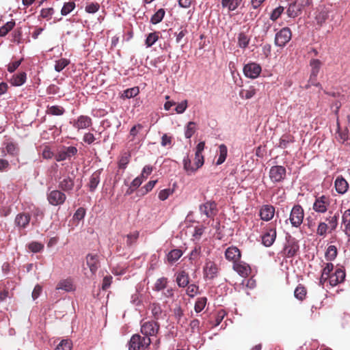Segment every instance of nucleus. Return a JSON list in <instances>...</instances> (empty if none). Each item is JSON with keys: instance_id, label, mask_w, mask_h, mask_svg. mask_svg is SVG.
Listing matches in <instances>:
<instances>
[{"instance_id": "obj_18", "label": "nucleus", "mask_w": 350, "mask_h": 350, "mask_svg": "<svg viewBox=\"0 0 350 350\" xmlns=\"http://www.w3.org/2000/svg\"><path fill=\"white\" fill-rule=\"evenodd\" d=\"M334 187L338 193L345 194L349 189V183L342 176H338L334 181Z\"/></svg>"}, {"instance_id": "obj_21", "label": "nucleus", "mask_w": 350, "mask_h": 350, "mask_svg": "<svg viewBox=\"0 0 350 350\" xmlns=\"http://www.w3.org/2000/svg\"><path fill=\"white\" fill-rule=\"evenodd\" d=\"M241 252L237 247H229L225 252L226 259L232 261L234 263L239 260L241 258Z\"/></svg>"}, {"instance_id": "obj_12", "label": "nucleus", "mask_w": 350, "mask_h": 350, "mask_svg": "<svg viewBox=\"0 0 350 350\" xmlns=\"http://www.w3.org/2000/svg\"><path fill=\"white\" fill-rule=\"evenodd\" d=\"M275 215V207L271 204L262 205L259 211L260 219L265 221L271 220Z\"/></svg>"}, {"instance_id": "obj_8", "label": "nucleus", "mask_w": 350, "mask_h": 350, "mask_svg": "<svg viewBox=\"0 0 350 350\" xmlns=\"http://www.w3.org/2000/svg\"><path fill=\"white\" fill-rule=\"evenodd\" d=\"M159 324L156 321L144 322L141 326V332L144 337L155 336L159 330Z\"/></svg>"}, {"instance_id": "obj_36", "label": "nucleus", "mask_w": 350, "mask_h": 350, "mask_svg": "<svg viewBox=\"0 0 350 350\" xmlns=\"http://www.w3.org/2000/svg\"><path fill=\"white\" fill-rule=\"evenodd\" d=\"M165 14V11L163 8L158 10L151 17L150 23L156 25L162 21Z\"/></svg>"}, {"instance_id": "obj_46", "label": "nucleus", "mask_w": 350, "mask_h": 350, "mask_svg": "<svg viewBox=\"0 0 350 350\" xmlns=\"http://www.w3.org/2000/svg\"><path fill=\"white\" fill-rule=\"evenodd\" d=\"M294 137L291 135H284L280 139L278 146L281 148H286L290 143L293 142Z\"/></svg>"}, {"instance_id": "obj_55", "label": "nucleus", "mask_w": 350, "mask_h": 350, "mask_svg": "<svg viewBox=\"0 0 350 350\" xmlns=\"http://www.w3.org/2000/svg\"><path fill=\"white\" fill-rule=\"evenodd\" d=\"M72 343L69 340H62L56 347L55 350H71Z\"/></svg>"}, {"instance_id": "obj_1", "label": "nucleus", "mask_w": 350, "mask_h": 350, "mask_svg": "<svg viewBox=\"0 0 350 350\" xmlns=\"http://www.w3.org/2000/svg\"><path fill=\"white\" fill-rule=\"evenodd\" d=\"M151 343L149 337H142L139 334H134L129 342V350H140L147 349Z\"/></svg>"}, {"instance_id": "obj_19", "label": "nucleus", "mask_w": 350, "mask_h": 350, "mask_svg": "<svg viewBox=\"0 0 350 350\" xmlns=\"http://www.w3.org/2000/svg\"><path fill=\"white\" fill-rule=\"evenodd\" d=\"M310 65L312 68L311 74L310 77V81L313 83V81L316 80V78L318 75V73L320 70L321 66V62L320 60L317 59H312L310 60ZM314 85L319 86L320 84L318 83L317 84L312 83Z\"/></svg>"}, {"instance_id": "obj_27", "label": "nucleus", "mask_w": 350, "mask_h": 350, "mask_svg": "<svg viewBox=\"0 0 350 350\" xmlns=\"http://www.w3.org/2000/svg\"><path fill=\"white\" fill-rule=\"evenodd\" d=\"M100 174V170H96L91 175L90 178V182L88 183V187L90 191H94L99 184Z\"/></svg>"}, {"instance_id": "obj_3", "label": "nucleus", "mask_w": 350, "mask_h": 350, "mask_svg": "<svg viewBox=\"0 0 350 350\" xmlns=\"http://www.w3.org/2000/svg\"><path fill=\"white\" fill-rule=\"evenodd\" d=\"M331 198L328 196H316L312 210L319 214H325L330 206Z\"/></svg>"}, {"instance_id": "obj_13", "label": "nucleus", "mask_w": 350, "mask_h": 350, "mask_svg": "<svg viewBox=\"0 0 350 350\" xmlns=\"http://www.w3.org/2000/svg\"><path fill=\"white\" fill-rule=\"evenodd\" d=\"M92 124L91 118L88 116H79L76 120L72 122V126L77 130L85 129Z\"/></svg>"}, {"instance_id": "obj_63", "label": "nucleus", "mask_w": 350, "mask_h": 350, "mask_svg": "<svg viewBox=\"0 0 350 350\" xmlns=\"http://www.w3.org/2000/svg\"><path fill=\"white\" fill-rule=\"evenodd\" d=\"M187 286V295L190 297H193L198 293V286L196 284H190Z\"/></svg>"}, {"instance_id": "obj_4", "label": "nucleus", "mask_w": 350, "mask_h": 350, "mask_svg": "<svg viewBox=\"0 0 350 350\" xmlns=\"http://www.w3.org/2000/svg\"><path fill=\"white\" fill-rule=\"evenodd\" d=\"M286 242L282 250V255L284 257L291 258L297 253L299 249V245L295 238L292 237L290 234L286 236Z\"/></svg>"}, {"instance_id": "obj_40", "label": "nucleus", "mask_w": 350, "mask_h": 350, "mask_svg": "<svg viewBox=\"0 0 350 350\" xmlns=\"http://www.w3.org/2000/svg\"><path fill=\"white\" fill-rule=\"evenodd\" d=\"M131 159V154L128 152H125L122 153L121 155L119 161H118V167L120 169H126L128 163L130 161Z\"/></svg>"}, {"instance_id": "obj_29", "label": "nucleus", "mask_w": 350, "mask_h": 350, "mask_svg": "<svg viewBox=\"0 0 350 350\" xmlns=\"http://www.w3.org/2000/svg\"><path fill=\"white\" fill-rule=\"evenodd\" d=\"M56 289L64 290L66 292L72 291L75 287L71 279H66L61 280L57 285Z\"/></svg>"}, {"instance_id": "obj_38", "label": "nucleus", "mask_w": 350, "mask_h": 350, "mask_svg": "<svg viewBox=\"0 0 350 350\" xmlns=\"http://www.w3.org/2000/svg\"><path fill=\"white\" fill-rule=\"evenodd\" d=\"M160 32L159 31H154L152 33H150L145 40V44L147 47L152 46L158 40L159 38Z\"/></svg>"}, {"instance_id": "obj_10", "label": "nucleus", "mask_w": 350, "mask_h": 350, "mask_svg": "<svg viewBox=\"0 0 350 350\" xmlns=\"http://www.w3.org/2000/svg\"><path fill=\"white\" fill-rule=\"evenodd\" d=\"M261 66L256 63H249L244 66V75L250 79L257 78L261 72Z\"/></svg>"}, {"instance_id": "obj_41", "label": "nucleus", "mask_w": 350, "mask_h": 350, "mask_svg": "<svg viewBox=\"0 0 350 350\" xmlns=\"http://www.w3.org/2000/svg\"><path fill=\"white\" fill-rule=\"evenodd\" d=\"M183 167L188 174L195 172L197 170L194 164H191V161L189 156H187L183 159Z\"/></svg>"}, {"instance_id": "obj_52", "label": "nucleus", "mask_w": 350, "mask_h": 350, "mask_svg": "<svg viewBox=\"0 0 350 350\" xmlns=\"http://www.w3.org/2000/svg\"><path fill=\"white\" fill-rule=\"evenodd\" d=\"M28 249L33 253L40 252L44 249V245L37 241H33L29 243Z\"/></svg>"}, {"instance_id": "obj_9", "label": "nucleus", "mask_w": 350, "mask_h": 350, "mask_svg": "<svg viewBox=\"0 0 350 350\" xmlns=\"http://www.w3.org/2000/svg\"><path fill=\"white\" fill-rule=\"evenodd\" d=\"M286 170L284 166L274 165L269 170V178L273 183H280L284 180Z\"/></svg>"}, {"instance_id": "obj_22", "label": "nucleus", "mask_w": 350, "mask_h": 350, "mask_svg": "<svg viewBox=\"0 0 350 350\" xmlns=\"http://www.w3.org/2000/svg\"><path fill=\"white\" fill-rule=\"evenodd\" d=\"M233 269L242 277L248 276L251 272L250 267L244 262H234Z\"/></svg>"}, {"instance_id": "obj_15", "label": "nucleus", "mask_w": 350, "mask_h": 350, "mask_svg": "<svg viewBox=\"0 0 350 350\" xmlns=\"http://www.w3.org/2000/svg\"><path fill=\"white\" fill-rule=\"evenodd\" d=\"M86 262L91 273L94 275L100 267L98 256L97 254H88L86 256Z\"/></svg>"}, {"instance_id": "obj_49", "label": "nucleus", "mask_w": 350, "mask_h": 350, "mask_svg": "<svg viewBox=\"0 0 350 350\" xmlns=\"http://www.w3.org/2000/svg\"><path fill=\"white\" fill-rule=\"evenodd\" d=\"M196 131V123L194 122H189L185 131V136L187 139L191 138Z\"/></svg>"}, {"instance_id": "obj_56", "label": "nucleus", "mask_w": 350, "mask_h": 350, "mask_svg": "<svg viewBox=\"0 0 350 350\" xmlns=\"http://www.w3.org/2000/svg\"><path fill=\"white\" fill-rule=\"evenodd\" d=\"M100 5L98 3H89L85 5V10L89 14H94L98 11Z\"/></svg>"}, {"instance_id": "obj_16", "label": "nucleus", "mask_w": 350, "mask_h": 350, "mask_svg": "<svg viewBox=\"0 0 350 350\" xmlns=\"http://www.w3.org/2000/svg\"><path fill=\"white\" fill-rule=\"evenodd\" d=\"M340 217L339 211H336L333 214L332 211L329 212V215L326 217L325 221H327L329 232L335 231L338 225V219Z\"/></svg>"}, {"instance_id": "obj_48", "label": "nucleus", "mask_w": 350, "mask_h": 350, "mask_svg": "<svg viewBox=\"0 0 350 350\" xmlns=\"http://www.w3.org/2000/svg\"><path fill=\"white\" fill-rule=\"evenodd\" d=\"M207 302V298L206 297H202L198 298L196 301L194 310L196 312H200L206 306Z\"/></svg>"}, {"instance_id": "obj_60", "label": "nucleus", "mask_w": 350, "mask_h": 350, "mask_svg": "<svg viewBox=\"0 0 350 350\" xmlns=\"http://www.w3.org/2000/svg\"><path fill=\"white\" fill-rule=\"evenodd\" d=\"M284 8L283 6H278L274 9L270 16V19L273 21H275L283 13Z\"/></svg>"}, {"instance_id": "obj_50", "label": "nucleus", "mask_w": 350, "mask_h": 350, "mask_svg": "<svg viewBox=\"0 0 350 350\" xmlns=\"http://www.w3.org/2000/svg\"><path fill=\"white\" fill-rule=\"evenodd\" d=\"M328 230H329L328 224L325 221H321L317 226V234L320 237H325Z\"/></svg>"}, {"instance_id": "obj_59", "label": "nucleus", "mask_w": 350, "mask_h": 350, "mask_svg": "<svg viewBox=\"0 0 350 350\" xmlns=\"http://www.w3.org/2000/svg\"><path fill=\"white\" fill-rule=\"evenodd\" d=\"M75 8V3L74 2H68L64 3L61 10V14L64 16L70 13Z\"/></svg>"}, {"instance_id": "obj_44", "label": "nucleus", "mask_w": 350, "mask_h": 350, "mask_svg": "<svg viewBox=\"0 0 350 350\" xmlns=\"http://www.w3.org/2000/svg\"><path fill=\"white\" fill-rule=\"evenodd\" d=\"M15 26L14 21L12 20L0 27V37L5 36Z\"/></svg>"}, {"instance_id": "obj_23", "label": "nucleus", "mask_w": 350, "mask_h": 350, "mask_svg": "<svg viewBox=\"0 0 350 350\" xmlns=\"http://www.w3.org/2000/svg\"><path fill=\"white\" fill-rule=\"evenodd\" d=\"M30 219L29 213H18L15 217V224L21 228H25L29 225Z\"/></svg>"}, {"instance_id": "obj_28", "label": "nucleus", "mask_w": 350, "mask_h": 350, "mask_svg": "<svg viewBox=\"0 0 350 350\" xmlns=\"http://www.w3.org/2000/svg\"><path fill=\"white\" fill-rule=\"evenodd\" d=\"M302 12V9L299 7L298 3L295 1L293 3H291L286 10V14L288 17L295 18L299 14H301Z\"/></svg>"}, {"instance_id": "obj_2", "label": "nucleus", "mask_w": 350, "mask_h": 350, "mask_svg": "<svg viewBox=\"0 0 350 350\" xmlns=\"http://www.w3.org/2000/svg\"><path fill=\"white\" fill-rule=\"evenodd\" d=\"M304 218V211L303 207L299 204H295L289 215V221L291 226L294 228H299L303 223Z\"/></svg>"}, {"instance_id": "obj_58", "label": "nucleus", "mask_w": 350, "mask_h": 350, "mask_svg": "<svg viewBox=\"0 0 350 350\" xmlns=\"http://www.w3.org/2000/svg\"><path fill=\"white\" fill-rule=\"evenodd\" d=\"M144 181V179L142 178V177H141L140 176H137L136 177L131 183V191H129V190L126 191V193L128 194H131L135 189H136L137 188H138L141 185L142 183H143Z\"/></svg>"}, {"instance_id": "obj_32", "label": "nucleus", "mask_w": 350, "mask_h": 350, "mask_svg": "<svg viewBox=\"0 0 350 350\" xmlns=\"http://www.w3.org/2000/svg\"><path fill=\"white\" fill-rule=\"evenodd\" d=\"M237 44L241 49H245L248 46L250 38L244 32H241L238 35Z\"/></svg>"}, {"instance_id": "obj_64", "label": "nucleus", "mask_w": 350, "mask_h": 350, "mask_svg": "<svg viewBox=\"0 0 350 350\" xmlns=\"http://www.w3.org/2000/svg\"><path fill=\"white\" fill-rule=\"evenodd\" d=\"M6 150L8 154L16 155L18 152V148L13 143H9L6 146Z\"/></svg>"}, {"instance_id": "obj_7", "label": "nucleus", "mask_w": 350, "mask_h": 350, "mask_svg": "<svg viewBox=\"0 0 350 350\" xmlns=\"http://www.w3.org/2000/svg\"><path fill=\"white\" fill-rule=\"evenodd\" d=\"M49 203L53 206H59L63 204L66 200V194L60 189H55L47 194Z\"/></svg>"}, {"instance_id": "obj_57", "label": "nucleus", "mask_w": 350, "mask_h": 350, "mask_svg": "<svg viewBox=\"0 0 350 350\" xmlns=\"http://www.w3.org/2000/svg\"><path fill=\"white\" fill-rule=\"evenodd\" d=\"M144 126L141 124L134 125L130 130L129 137L131 141H133L135 137L143 129Z\"/></svg>"}, {"instance_id": "obj_54", "label": "nucleus", "mask_w": 350, "mask_h": 350, "mask_svg": "<svg viewBox=\"0 0 350 350\" xmlns=\"http://www.w3.org/2000/svg\"><path fill=\"white\" fill-rule=\"evenodd\" d=\"M70 63V61L67 59L62 58L55 62V70L57 72L62 71L65 67H66Z\"/></svg>"}, {"instance_id": "obj_37", "label": "nucleus", "mask_w": 350, "mask_h": 350, "mask_svg": "<svg viewBox=\"0 0 350 350\" xmlns=\"http://www.w3.org/2000/svg\"><path fill=\"white\" fill-rule=\"evenodd\" d=\"M338 254V250L335 245H329L327 248V250L325 254V257L327 260L332 261L334 260Z\"/></svg>"}, {"instance_id": "obj_30", "label": "nucleus", "mask_w": 350, "mask_h": 350, "mask_svg": "<svg viewBox=\"0 0 350 350\" xmlns=\"http://www.w3.org/2000/svg\"><path fill=\"white\" fill-rule=\"evenodd\" d=\"M150 309L151 310L152 317L157 321L163 318V311L161 307L158 303H153L150 305Z\"/></svg>"}, {"instance_id": "obj_20", "label": "nucleus", "mask_w": 350, "mask_h": 350, "mask_svg": "<svg viewBox=\"0 0 350 350\" xmlns=\"http://www.w3.org/2000/svg\"><path fill=\"white\" fill-rule=\"evenodd\" d=\"M345 278V272L341 269H337L334 273L329 276V284L335 286L339 283L342 282Z\"/></svg>"}, {"instance_id": "obj_11", "label": "nucleus", "mask_w": 350, "mask_h": 350, "mask_svg": "<svg viewBox=\"0 0 350 350\" xmlns=\"http://www.w3.org/2000/svg\"><path fill=\"white\" fill-rule=\"evenodd\" d=\"M276 229L271 225L267 228V232L262 236V244L266 247H270L274 243L276 238Z\"/></svg>"}, {"instance_id": "obj_45", "label": "nucleus", "mask_w": 350, "mask_h": 350, "mask_svg": "<svg viewBox=\"0 0 350 350\" xmlns=\"http://www.w3.org/2000/svg\"><path fill=\"white\" fill-rule=\"evenodd\" d=\"M167 278L165 277L160 278L157 280L153 290L156 291H161L166 288L167 284Z\"/></svg>"}, {"instance_id": "obj_39", "label": "nucleus", "mask_w": 350, "mask_h": 350, "mask_svg": "<svg viewBox=\"0 0 350 350\" xmlns=\"http://www.w3.org/2000/svg\"><path fill=\"white\" fill-rule=\"evenodd\" d=\"M139 93V89L138 87H133L131 88H128L123 92V93L121 96V98H131L136 96Z\"/></svg>"}, {"instance_id": "obj_17", "label": "nucleus", "mask_w": 350, "mask_h": 350, "mask_svg": "<svg viewBox=\"0 0 350 350\" xmlns=\"http://www.w3.org/2000/svg\"><path fill=\"white\" fill-rule=\"evenodd\" d=\"M75 186L74 177L66 176L59 182L58 188L64 192L69 193Z\"/></svg>"}, {"instance_id": "obj_51", "label": "nucleus", "mask_w": 350, "mask_h": 350, "mask_svg": "<svg viewBox=\"0 0 350 350\" xmlns=\"http://www.w3.org/2000/svg\"><path fill=\"white\" fill-rule=\"evenodd\" d=\"M330 12L327 10L321 11L316 16L317 22L319 25H322L329 18Z\"/></svg>"}, {"instance_id": "obj_25", "label": "nucleus", "mask_w": 350, "mask_h": 350, "mask_svg": "<svg viewBox=\"0 0 350 350\" xmlns=\"http://www.w3.org/2000/svg\"><path fill=\"white\" fill-rule=\"evenodd\" d=\"M176 283L179 287H186L189 283V277L185 271H181L176 274Z\"/></svg>"}, {"instance_id": "obj_61", "label": "nucleus", "mask_w": 350, "mask_h": 350, "mask_svg": "<svg viewBox=\"0 0 350 350\" xmlns=\"http://www.w3.org/2000/svg\"><path fill=\"white\" fill-rule=\"evenodd\" d=\"M54 14V10L52 8H43L40 12V16L47 20L50 19Z\"/></svg>"}, {"instance_id": "obj_42", "label": "nucleus", "mask_w": 350, "mask_h": 350, "mask_svg": "<svg viewBox=\"0 0 350 350\" xmlns=\"http://www.w3.org/2000/svg\"><path fill=\"white\" fill-rule=\"evenodd\" d=\"M219 156L216 162V164L217 165L222 164L225 161L228 153L227 147L224 144H221L219 146Z\"/></svg>"}, {"instance_id": "obj_53", "label": "nucleus", "mask_w": 350, "mask_h": 350, "mask_svg": "<svg viewBox=\"0 0 350 350\" xmlns=\"http://www.w3.org/2000/svg\"><path fill=\"white\" fill-rule=\"evenodd\" d=\"M174 314L175 319H176L178 323L181 324L182 325L185 323V321L183 320L182 318L184 315L183 310L180 308V306H178L174 309Z\"/></svg>"}, {"instance_id": "obj_43", "label": "nucleus", "mask_w": 350, "mask_h": 350, "mask_svg": "<svg viewBox=\"0 0 350 350\" xmlns=\"http://www.w3.org/2000/svg\"><path fill=\"white\" fill-rule=\"evenodd\" d=\"M205 147L204 142H200L196 146V156H197L198 159V163L200 165H203L204 162V157L202 154V151L204 150Z\"/></svg>"}, {"instance_id": "obj_5", "label": "nucleus", "mask_w": 350, "mask_h": 350, "mask_svg": "<svg viewBox=\"0 0 350 350\" xmlns=\"http://www.w3.org/2000/svg\"><path fill=\"white\" fill-rule=\"evenodd\" d=\"M78 152V150L75 146H63L55 154V159L57 162L65 160H71Z\"/></svg>"}, {"instance_id": "obj_35", "label": "nucleus", "mask_w": 350, "mask_h": 350, "mask_svg": "<svg viewBox=\"0 0 350 350\" xmlns=\"http://www.w3.org/2000/svg\"><path fill=\"white\" fill-rule=\"evenodd\" d=\"M26 73L25 72L15 75L11 79V83L15 86H20L23 85L26 81Z\"/></svg>"}, {"instance_id": "obj_24", "label": "nucleus", "mask_w": 350, "mask_h": 350, "mask_svg": "<svg viewBox=\"0 0 350 350\" xmlns=\"http://www.w3.org/2000/svg\"><path fill=\"white\" fill-rule=\"evenodd\" d=\"M216 208V204L214 202H206L200 205V211L207 217H211L215 215L214 211Z\"/></svg>"}, {"instance_id": "obj_34", "label": "nucleus", "mask_w": 350, "mask_h": 350, "mask_svg": "<svg viewBox=\"0 0 350 350\" xmlns=\"http://www.w3.org/2000/svg\"><path fill=\"white\" fill-rule=\"evenodd\" d=\"M139 232L137 230L133 231L127 235L124 236L126 239V244L127 247H131L133 245L137 243V241L139 238Z\"/></svg>"}, {"instance_id": "obj_33", "label": "nucleus", "mask_w": 350, "mask_h": 350, "mask_svg": "<svg viewBox=\"0 0 350 350\" xmlns=\"http://www.w3.org/2000/svg\"><path fill=\"white\" fill-rule=\"evenodd\" d=\"M307 295L306 288L303 285L299 284L294 291V296L296 299L299 301H303L305 299Z\"/></svg>"}, {"instance_id": "obj_6", "label": "nucleus", "mask_w": 350, "mask_h": 350, "mask_svg": "<svg viewBox=\"0 0 350 350\" xmlns=\"http://www.w3.org/2000/svg\"><path fill=\"white\" fill-rule=\"evenodd\" d=\"M292 32L290 28L283 27L276 33L274 43L276 46L284 47L291 40Z\"/></svg>"}, {"instance_id": "obj_14", "label": "nucleus", "mask_w": 350, "mask_h": 350, "mask_svg": "<svg viewBox=\"0 0 350 350\" xmlns=\"http://www.w3.org/2000/svg\"><path fill=\"white\" fill-rule=\"evenodd\" d=\"M204 272L206 278L213 279L217 275L218 267L215 262L208 260L205 264Z\"/></svg>"}, {"instance_id": "obj_47", "label": "nucleus", "mask_w": 350, "mask_h": 350, "mask_svg": "<svg viewBox=\"0 0 350 350\" xmlns=\"http://www.w3.org/2000/svg\"><path fill=\"white\" fill-rule=\"evenodd\" d=\"M256 94V89L254 87H250L249 89H243L239 92L241 98L244 99H250Z\"/></svg>"}, {"instance_id": "obj_31", "label": "nucleus", "mask_w": 350, "mask_h": 350, "mask_svg": "<svg viewBox=\"0 0 350 350\" xmlns=\"http://www.w3.org/2000/svg\"><path fill=\"white\" fill-rule=\"evenodd\" d=\"M46 113L51 116H62L65 113V109L59 105L48 106Z\"/></svg>"}, {"instance_id": "obj_62", "label": "nucleus", "mask_w": 350, "mask_h": 350, "mask_svg": "<svg viewBox=\"0 0 350 350\" xmlns=\"http://www.w3.org/2000/svg\"><path fill=\"white\" fill-rule=\"evenodd\" d=\"M336 139L341 143H344L348 139V131L347 129L344 130H339Z\"/></svg>"}, {"instance_id": "obj_26", "label": "nucleus", "mask_w": 350, "mask_h": 350, "mask_svg": "<svg viewBox=\"0 0 350 350\" xmlns=\"http://www.w3.org/2000/svg\"><path fill=\"white\" fill-rule=\"evenodd\" d=\"M183 256V252L180 249H174L171 250L167 255V262L170 265L176 262Z\"/></svg>"}]
</instances>
